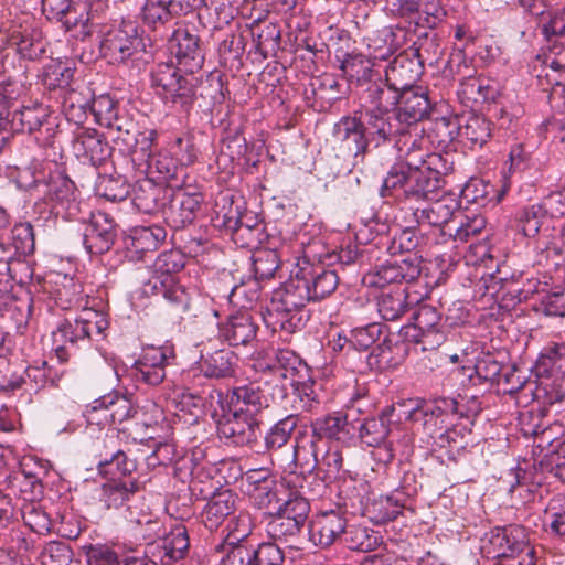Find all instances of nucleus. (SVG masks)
Instances as JSON below:
<instances>
[{
    "label": "nucleus",
    "mask_w": 565,
    "mask_h": 565,
    "mask_svg": "<svg viewBox=\"0 0 565 565\" xmlns=\"http://www.w3.org/2000/svg\"><path fill=\"white\" fill-rule=\"evenodd\" d=\"M454 161L448 153H426L423 160L392 164L380 188L382 199L396 202H419L439 196L452 172Z\"/></svg>",
    "instance_id": "f257e3e1"
},
{
    "label": "nucleus",
    "mask_w": 565,
    "mask_h": 565,
    "mask_svg": "<svg viewBox=\"0 0 565 565\" xmlns=\"http://www.w3.org/2000/svg\"><path fill=\"white\" fill-rule=\"evenodd\" d=\"M99 39V53L110 64H125L128 61L148 62L152 52L147 46H152L149 39H145L136 21L120 20L108 24L97 22Z\"/></svg>",
    "instance_id": "f03ea898"
},
{
    "label": "nucleus",
    "mask_w": 565,
    "mask_h": 565,
    "mask_svg": "<svg viewBox=\"0 0 565 565\" xmlns=\"http://www.w3.org/2000/svg\"><path fill=\"white\" fill-rule=\"evenodd\" d=\"M108 326L106 313L94 309H84L76 318L60 320L52 331L53 350L58 362L66 363L77 350L103 339Z\"/></svg>",
    "instance_id": "7ed1b4c3"
},
{
    "label": "nucleus",
    "mask_w": 565,
    "mask_h": 565,
    "mask_svg": "<svg viewBox=\"0 0 565 565\" xmlns=\"http://www.w3.org/2000/svg\"><path fill=\"white\" fill-rule=\"evenodd\" d=\"M482 555L494 565H535V548L527 530L519 524L495 526L484 533L480 546Z\"/></svg>",
    "instance_id": "20e7f679"
},
{
    "label": "nucleus",
    "mask_w": 565,
    "mask_h": 565,
    "mask_svg": "<svg viewBox=\"0 0 565 565\" xmlns=\"http://www.w3.org/2000/svg\"><path fill=\"white\" fill-rule=\"evenodd\" d=\"M185 264L186 256L180 249L172 248L161 252L151 266V277L143 282V294L147 296L162 295L177 312L189 311L191 297L177 280V275Z\"/></svg>",
    "instance_id": "39448f33"
},
{
    "label": "nucleus",
    "mask_w": 565,
    "mask_h": 565,
    "mask_svg": "<svg viewBox=\"0 0 565 565\" xmlns=\"http://www.w3.org/2000/svg\"><path fill=\"white\" fill-rule=\"evenodd\" d=\"M57 125L51 121L49 107L39 102L28 100L19 108L0 117V151L12 134L33 135L41 147L54 148Z\"/></svg>",
    "instance_id": "423d86ee"
},
{
    "label": "nucleus",
    "mask_w": 565,
    "mask_h": 565,
    "mask_svg": "<svg viewBox=\"0 0 565 565\" xmlns=\"http://www.w3.org/2000/svg\"><path fill=\"white\" fill-rule=\"evenodd\" d=\"M390 132L377 124L376 119L366 117L356 110L353 115L343 116L333 126V137L355 158L364 159L371 148L386 143Z\"/></svg>",
    "instance_id": "0eeeda50"
},
{
    "label": "nucleus",
    "mask_w": 565,
    "mask_h": 565,
    "mask_svg": "<svg viewBox=\"0 0 565 565\" xmlns=\"http://www.w3.org/2000/svg\"><path fill=\"white\" fill-rule=\"evenodd\" d=\"M151 87L166 103L189 113L198 97L201 78L172 63H159L150 72Z\"/></svg>",
    "instance_id": "6e6552de"
},
{
    "label": "nucleus",
    "mask_w": 565,
    "mask_h": 565,
    "mask_svg": "<svg viewBox=\"0 0 565 565\" xmlns=\"http://www.w3.org/2000/svg\"><path fill=\"white\" fill-rule=\"evenodd\" d=\"M397 420L419 424L426 436L434 441L441 430L458 418V402L451 397L433 401L408 399L398 403Z\"/></svg>",
    "instance_id": "1a4fd4ad"
},
{
    "label": "nucleus",
    "mask_w": 565,
    "mask_h": 565,
    "mask_svg": "<svg viewBox=\"0 0 565 565\" xmlns=\"http://www.w3.org/2000/svg\"><path fill=\"white\" fill-rule=\"evenodd\" d=\"M435 113H437V104L430 99L427 88L415 86L401 90L398 104L387 122V130L392 135V132L401 134L405 128L420 127L419 122L430 119Z\"/></svg>",
    "instance_id": "9d476101"
},
{
    "label": "nucleus",
    "mask_w": 565,
    "mask_h": 565,
    "mask_svg": "<svg viewBox=\"0 0 565 565\" xmlns=\"http://www.w3.org/2000/svg\"><path fill=\"white\" fill-rule=\"evenodd\" d=\"M550 402L565 397V342L547 343L532 367Z\"/></svg>",
    "instance_id": "9b49d317"
},
{
    "label": "nucleus",
    "mask_w": 565,
    "mask_h": 565,
    "mask_svg": "<svg viewBox=\"0 0 565 565\" xmlns=\"http://www.w3.org/2000/svg\"><path fill=\"white\" fill-rule=\"evenodd\" d=\"M286 396L285 384L273 383V381L260 377L247 385L233 388L228 395V406L239 413L258 418L257 416L263 409L268 408L271 403L282 401Z\"/></svg>",
    "instance_id": "f8f14e48"
},
{
    "label": "nucleus",
    "mask_w": 565,
    "mask_h": 565,
    "mask_svg": "<svg viewBox=\"0 0 565 565\" xmlns=\"http://www.w3.org/2000/svg\"><path fill=\"white\" fill-rule=\"evenodd\" d=\"M412 211V216L418 227L430 226L437 230L443 237L441 242H446L448 233V224L461 216L460 202L451 195L423 200L419 202H398ZM436 243H440L436 239Z\"/></svg>",
    "instance_id": "ddd939ff"
},
{
    "label": "nucleus",
    "mask_w": 565,
    "mask_h": 565,
    "mask_svg": "<svg viewBox=\"0 0 565 565\" xmlns=\"http://www.w3.org/2000/svg\"><path fill=\"white\" fill-rule=\"evenodd\" d=\"M42 12L47 20L62 23L65 31H73L74 36L84 41L95 32L97 21L87 10L85 3L74 0H41Z\"/></svg>",
    "instance_id": "4468645a"
},
{
    "label": "nucleus",
    "mask_w": 565,
    "mask_h": 565,
    "mask_svg": "<svg viewBox=\"0 0 565 565\" xmlns=\"http://www.w3.org/2000/svg\"><path fill=\"white\" fill-rule=\"evenodd\" d=\"M413 323L402 328L408 342L422 344L423 351L435 350L446 340L441 313L433 306L422 303L413 313Z\"/></svg>",
    "instance_id": "2eb2a0df"
},
{
    "label": "nucleus",
    "mask_w": 565,
    "mask_h": 565,
    "mask_svg": "<svg viewBox=\"0 0 565 565\" xmlns=\"http://www.w3.org/2000/svg\"><path fill=\"white\" fill-rule=\"evenodd\" d=\"M422 274V259L415 254L393 258L376 265L363 277L367 287L385 288L390 285L402 287L403 284L414 282Z\"/></svg>",
    "instance_id": "dca6fc26"
},
{
    "label": "nucleus",
    "mask_w": 565,
    "mask_h": 565,
    "mask_svg": "<svg viewBox=\"0 0 565 565\" xmlns=\"http://www.w3.org/2000/svg\"><path fill=\"white\" fill-rule=\"evenodd\" d=\"M206 0H145L139 11L143 26L152 32L167 30L175 20L201 9Z\"/></svg>",
    "instance_id": "f3484780"
},
{
    "label": "nucleus",
    "mask_w": 565,
    "mask_h": 565,
    "mask_svg": "<svg viewBox=\"0 0 565 565\" xmlns=\"http://www.w3.org/2000/svg\"><path fill=\"white\" fill-rule=\"evenodd\" d=\"M364 86L361 95L362 108L359 111L369 118H375L377 124L382 122L387 129L391 114H394L398 104L399 90L390 85L386 77H382L379 73Z\"/></svg>",
    "instance_id": "a211bd4d"
},
{
    "label": "nucleus",
    "mask_w": 565,
    "mask_h": 565,
    "mask_svg": "<svg viewBox=\"0 0 565 565\" xmlns=\"http://www.w3.org/2000/svg\"><path fill=\"white\" fill-rule=\"evenodd\" d=\"M324 448L326 441L320 440L312 431L297 434L294 460L299 466L300 472H290L284 479L288 488H307L309 480L315 477V471L319 468V456Z\"/></svg>",
    "instance_id": "6ab92c4d"
},
{
    "label": "nucleus",
    "mask_w": 565,
    "mask_h": 565,
    "mask_svg": "<svg viewBox=\"0 0 565 565\" xmlns=\"http://www.w3.org/2000/svg\"><path fill=\"white\" fill-rule=\"evenodd\" d=\"M361 399L360 393L353 394L350 397L347 413L335 412L317 417L310 424L311 431L323 441L329 439L342 443L351 440L356 431V424L351 418V411L356 408L358 412H361Z\"/></svg>",
    "instance_id": "aec40b11"
},
{
    "label": "nucleus",
    "mask_w": 565,
    "mask_h": 565,
    "mask_svg": "<svg viewBox=\"0 0 565 565\" xmlns=\"http://www.w3.org/2000/svg\"><path fill=\"white\" fill-rule=\"evenodd\" d=\"M259 430L258 418L239 413L230 406L217 420V436L228 446H252L257 441Z\"/></svg>",
    "instance_id": "412c9836"
},
{
    "label": "nucleus",
    "mask_w": 565,
    "mask_h": 565,
    "mask_svg": "<svg viewBox=\"0 0 565 565\" xmlns=\"http://www.w3.org/2000/svg\"><path fill=\"white\" fill-rule=\"evenodd\" d=\"M175 359L172 345H147L131 367L137 382L157 386L166 379V367Z\"/></svg>",
    "instance_id": "4be33fe9"
},
{
    "label": "nucleus",
    "mask_w": 565,
    "mask_h": 565,
    "mask_svg": "<svg viewBox=\"0 0 565 565\" xmlns=\"http://www.w3.org/2000/svg\"><path fill=\"white\" fill-rule=\"evenodd\" d=\"M83 230V245L85 250L92 255H103L111 249L118 238V225L111 215L97 211L89 214Z\"/></svg>",
    "instance_id": "5701e85b"
},
{
    "label": "nucleus",
    "mask_w": 565,
    "mask_h": 565,
    "mask_svg": "<svg viewBox=\"0 0 565 565\" xmlns=\"http://www.w3.org/2000/svg\"><path fill=\"white\" fill-rule=\"evenodd\" d=\"M203 194L190 193L183 188L171 189V194L162 207V216L168 227L173 231L192 224L202 209Z\"/></svg>",
    "instance_id": "b1692460"
},
{
    "label": "nucleus",
    "mask_w": 565,
    "mask_h": 565,
    "mask_svg": "<svg viewBox=\"0 0 565 565\" xmlns=\"http://www.w3.org/2000/svg\"><path fill=\"white\" fill-rule=\"evenodd\" d=\"M190 539L188 529L182 523L174 524L169 532H164L158 540L148 544L147 553L151 563L160 565H172L189 553Z\"/></svg>",
    "instance_id": "393cba45"
},
{
    "label": "nucleus",
    "mask_w": 565,
    "mask_h": 565,
    "mask_svg": "<svg viewBox=\"0 0 565 565\" xmlns=\"http://www.w3.org/2000/svg\"><path fill=\"white\" fill-rule=\"evenodd\" d=\"M114 444V435L105 434L103 439H97L95 445L96 457L99 458L97 470L109 480H121L120 477H129L137 469V463L128 458L125 451L115 449Z\"/></svg>",
    "instance_id": "a878e982"
},
{
    "label": "nucleus",
    "mask_w": 565,
    "mask_h": 565,
    "mask_svg": "<svg viewBox=\"0 0 565 565\" xmlns=\"http://www.w3.org/2000/svg\"><path fill=\"white\" fill-rule=\"evenodd\" d=\"M102 403H106L108 408L106 415L109 416L110 425H114L118 433L124 434L134 441L142 440V438L134 434L132 428L138 430L142 427L147 428V426L136 420L139 408L130 398L118 392H111L102 396Z\"/></svg>",
    "instance_id": "bb28decb"
},
{
    "label": "nucleus",
    "mask_w": 565,
    "mask_h": 565,
    "mask_svg": "<svg viewBox=\"0 0 565 565\" xmlns=\"http://www.w3.org/2000/svg\"><path fill=\"white\" fill-rule=\"evenodd\" d=\"M170 49L178 61V67L199 71L204 63V53L195 29L179 26L170 38Z\"/></svg>",
    "instance_id": "cd10ccee"
},
{
    "label": "nucleus",
    "mask_w": 565,
    "mask_h": 565,
    "mask_svg": "<svg viewBox=\"0 0 565 565\" xmlns=\"http://www.w3.org/2000/svg\"><path fill=\"white\" fill-rule=\"evenodd\" d=\"M347 523V518L340 511L320 512L310 522V541L321 548L330 547L335 543L341 544Z\"/></svg>",
    "instance_id": "c85d7f7f"
},
{
    "label": "nucleus",
    "mask_w": 565,
    "mask_h": 565,
    "mask_svg": "<svg viewBox=\"0 0 565 565\" xmlns=\"http://www.w3.org/2000/svg\"><path fill=\"white\" fill-rule=\"evenodd\" d=\"M214 226L223 230L226 234H231L233 242L243 248L256 247L262 242L263 228L248 230L238 224L239 205L231 201L228 209L223 206L216 211L214 217Z\"/></svg>",
    "instance_id": "c756f323"
},
{
    "label": "nucleus",
    "mask_w": 565,
    "mask_h": 565,
    "mask_svg": "<svg viewBox=\"0 0 565 565\" xmlns=\"http://www.w3.org/2000/svg\"><path fill=\"white\" fill-rule=\"evenodd\" d=\"M36 281L42 284L44 291L62 310L81 305L83 288L81 284L75 281L74 277L61 273H51L42 281L38 277Z\"/></svg>",
    "instance_id": "7c9ffc66"
},
{
    "label": "nucleus",
    "mask_w": 565,
    "mask_h": 565,
    "mask_svg": "<svg viewBox=\"0 0 565 565\" xmlns=\"http://www.w3.org/2000/svg\"><path fill=\"white\" fill-rule=\"evenodd\" d=\"M399 413L398 403L384 407L377 416L358 422L356 430L362 444L367 447L382 446L392 434V417Z\"/></svg>",
    "instance_id": "2f4dec72"
},
{
    "label": "nucleus",
    "mask_w": 565,
    "mask_h": 565,
    "mask_svg": "<svg viewBox=\"0 0 565 565\" xmlns=\"http://www.w3.org/2000/svg\"><path fill=\"white\" fill-rule=\"evenodd\" d=\"M312 302L321 301L332 295L338 285L339 277L334 269L323 265H311L297 268Z\"/></svg>",
    "instance_id": "473e14b6"
},
{
    "label": "nucleus",
    "mask_w": 565,
    "mask_h": 565,
    "mask_svg": "<svg viewBox=\"0 0 565 565\" xmlns=\"http://www.w3.org/2000/svg\"><path fill=\"white\" fill-rule=\"evenodd\" d=\"M75 191L74 182L63 172L56 170L51 172L47 179L45 178L41 193L65 210L67 217L75 218L79 212Z\"/></svg>",
    "instance_id": "72a5a7b5"
},
{
    "label": "nucleus",
    "mask_w": 565,
    "mask_h": 565,
    "mask_svg": "<svg viewBox=\"0 0 565 565\" xmlns=\"http://www.w3.org/2000/svg\"><path fill=\"white\" fill-rule=\"evenodd\" d=\"M343 454L338 446H330L326 441V448L319 458V468L315 471V477L307 484L308 492L312 495H320L328 484L337 480L342 471Z\"/></svg>",
    "instance_id": "f704fd0d"
},
{
    "label": "nucleus",
    "mask_w": 565,
    "mask_h": 565,
    "mask_svg": "<svg viewBox=\"0 0 565 565\" xmlns=\"http://www.w3.org/2000/svg\"><path fill=\"white\" fill-rule=\"evenodd\" d=\"M412 493L404 489H395L387 495L374 499L365 507V514L377 525L396 520L407 509Z\"/></svg>",
    "instance_id": "c9c22d12"
},
{
    "label": "nucleus",
    "mask_w": 565,
    "mask_h": 565,
    "mask_svg": "<svg viewBox=\"0 0 565 565\" xmlns=\"http://www.w3.org/2000/svg\"><path fill=\"white\" fill-rule=\"evenodd\" d=\"M334 63L341 76L349 84H355L363 87L371 79L376 77L377 72L373 68L371 58L358 52H337Z\"/></svg>",
    "instance_id": "e433bc0d"
},
{
    "label": "nucleus",
    "mask_w": 565,
    "mask_h": 565,
    "mask_svg": "<svg viewBox=\"0 0 565 565\" xmlns=\"http://www.w3.org/2000/svg\"><path fill=\"white\" fill-rule=\"evenodd\" d=\"M140 174L157 175L159 180L167 183L169 189H179L185 185L188 172L168 150L156 153L145 167Z\"/></svg>",
    "instance_id": "4c0bfd02"
},
{
    "label": "nucleus",
    "mask_w": 565,
    "mask_h": 565,
    "mask_svg": "<svg viewBox=\"0 0 565 565\" xmlns=\"http://www.w3.org/2000/svg\"><path fill=\"white\" fill-rule=\"evenodd\" d=\"M258 326L248 312L230 315L218 323L220 338L231 347L248 345L257 337Z\"/></svg>",
    "instance_id": "58836bf2"
},
{
    "label": "nucleus",
    "mask_w": 565,
    "mask_h": 565,
    "mask_svg": "<svg viewBox=\"0 0 565 565\" xmlns=\"http://www.w3.org/2000/svg\"><path fill=\"white\" fill-rule=\"evenodd\" d=\"M424 67L409 51H405L386 66L384 76L394 88L399 92L415 87L413 84L420 77Z\"/></svg>",
    "instance_id": "ea45409f"
},
{
    "label": "nucleus",
    "mask_w": 565,
    "mask_h": 565,
    "mask_svg": "<svg viewBox=\"0 0 565 565\" xmlns=\"http://www.w3.org/2000/svg\"><path fill=\"white\" fill-rule=\"evenodd\" d=\"M170 194L171 189L147 177L136 182L132 190V204L139 212L151 214L162 210Z\"/></svg>",
    "instance_id": "a19ab883"
},
{
    "label": "nucleus",
    "mask_w": 565,
    "mask_h": 565,
    "mask_svg": "<svg viewBox=\"0 0 565 565\" xmlns=\"http://www.w3.org/2000/svg\"><path fill=\"white\" fill-rule=\"evenodd\" d=\"M424 128H405L399 132H392L386 139V143L393 142L397 149V160L393 164H404L412 160H423L428 153L425 148Z\"/></svg>",
    "instance_id": "79ce46f5"
},
{
    "label": "nucleus",
    "mask_w": 565,
    "mask_h": 565,
    "mask_svg": "<svg viewBox=\"0 0 565 565\" xmlns=\"http://www.w3.org/2000/svg\"><path fill=\"white\" fill-rule=\"evenodd\" d=\"M236 500L237 495L230 489L213 493L201 512L203 525L210 531L217 530L234 513Z\"/></svg>",
    "instance_id": "37998d69"
},
{
    "label": "nucleus",
    "mask_w": 565,
    "mask_h": 565,
    "mask_svg": "<svg viewBox=\"0 0 565 565\" xmlns=\"http://www.w3.org/2000/svg\"><path fill=\"white\" fill-rule=\"evenodd\" d=\"M74 149L78 157L89 160L94 167L106 162L111 156L113 148L103 134L95 129H83L77 134Z\"/></svg>",
    "instance_id": "c03bdc74"
},
{
    "label": "nucleus",
    "mask_w": 565,
    "mask_h": 565,
    "mask_svg": "<svg viewBox=\"0 0 565 565\" xmlns=\"http://www.w3.org/2000/svg\"><path fill=\"white\" fill-rule=\"evenodd\" d=\"M502 270L498 269L497 279L502 284V289L507 290L508 295H511L518 302L527 301L530 299L539 300L543 292L546 291L548 284L541 281L537 278H526L525 282H522L523 273L519 275L512 274L510 277L502 275Z\"/></svg>",
    "instance_id": "a18cd8bd"
},
{
    "label": "nucleus",
    "mask_w": 565,
    "mask_h": 565,
    "mask_svg": "<svg viewBox=\"0 0 565 565\" xmlns=\"http://www.w3.org/2000/svg\"><path fill=\"white\" fill-rule=\"evenodd\" d=\"M264 322L274 332L281 331L286 334L295 333L305 327L306 319L303 311L281 306L279 302L270 301L263 315Z\"/></svg>",
    "instance_id": "49530a36"
},
{
    "label": "nucleus",
    "mask_w": 565,
    "mask_h": 565,
    "mask_svg": "<svg viewBox=\"0 0 565 565\" xmlns=\"http://www.w3.org/2000/svg\"><path fill=\"white\" fill-rule=\"evenodd\" d=\"M263 522L267 536L276 542L294 546L302 536L305 526L274 511L264 513Z\"/></svg>",
    "instance_id": "de8ad7c7"
},
{
    "label": "nucleus",
    "mask_w": 565,
    "mask_h": 565,
    "mask_svg": "<svg viewBox=\"0 0 565 565\" xmlns=\"http://www.w3.org/2000/svg\"><path fill=\"white\" fill-rule=\"evenodd\" d=\"M416 40L409 47L412 55L425 67L438 66L443 55L444 46L438 33L435 30L414 29Z\"/></svg>",
    "instance_id": "09e8293b"
},
{
    "label": "nucleus",
    "mask_w": 565,
    "mask_h": 565,
    "mask_svg": "<svg viewBox=\"0 0 565 565\" xmlns=\"http://www.w3.org/2000/svg\"><path fill=\"white\" fill-rule=\"evenodd\" d=\"M237 361L233 351L220 349L201 355L200 370L209 379H230L236 373Z\"/></svg>",
    "instance_id": "8fccbe9b"
},
{
    "label": "nucleus",
    "mask_w": 565,
    "mask_h": 565,
    "mask_svg": "<svg viewBox=\"0 0 565 565\" xmlns=\"http://www.w3.org/2000/svg\"><path fill=\"white\" fill-rule=\"evenodd\" d=\"M398 33H404L399 26H383L374 30L364 36L367 49L373 60L385 61L390 58L398 49Z\"/></svg>",
    "instance_id": "3c124183"
},
{
    "label": "nucleus",
    "mask_w": 565,
    "mask_h": 565,
    "mask_svg": "<svg viewBox=\"0 0 565 565\" xmlns=\"http://www.w3.org/2000/svg\"><path fill=\"white\" fill-rule=\"evenodd\" d=\"M271 301L300 311H303L306 303L312 302L298 269L273 292Z\"/></svg>",
    "instance_id": "603ef678"
},
{
    "label": "nucleus",
    "mask_w": 565,
    "mask_h": 565,
    "mask_svg": "<svg viewBox=\"0 0 565 565\" xmlns=\"http://www.w3.org/2000/svg\"><path fill=\"white\" fill-rule=\"evenodd\" d=\"M319 243H310L303 249V256L308 259H318L319 263H327L331 265L335 262L340 263L344 266H350L354 264H362L364 262V247L359 245L355 242H349L345 246H342L340 250L332 253H327L324 256L322 254L317 253V247Z\"/></svg>",
    "instance_id": "864d4df0"
},
{
    "label": "nucleus",
    "mask_w": 565,
    "mask_h": 565,
    "mask_svg": "<svg viewBox=\"0 0 565 565\" xmlns=\"http://www.w3.org/2000/svg\"><path fill=\"white\" fill-rule=\"evenodd\" d=\"M75 68L67 61L51 60L44 65L40 75V81L46 90H58L62 94L70 93V85L74 77Z\"/></svg>",
    "instance_id": "5fc2aeb1"
},
{
    "label": "nucleus",
    "mask_w": 565,
    "mask_h": 565,
    "mask_svg": "<svg viewBox=\"0 0 565 565\" xmlns=\"http://www.w3.org/2000/svg\"><path fill=\"white\" fill-rule=\"evenodd\" d=\"M10 45L14 46L22 58L36 61L46 53V42L38 29H23L13 31L10 35Z\"/></svg>",
    "instance_id": "6e6d98bb"
},
{
    "label": "nucleus",
    "mask_w": 565,
    "mask_h": 565,
    "mask_svg": "<svg viewBox=\"0 0 565 565\" xmlns=\"http://www.w3.org/2000/svg\"><path fill=\"white\" fill-rule=\"evenodd\" d=\"M341 544L351 551L367 553L382 544V535L366 526L347 523Z\"/></svg>",
    "instance_id": "4d7b16f0"
},
{
    "label": "nucleus",
    "mask_w": 565,
    "mask_h": 565,
    "mask_svg": "<svg viewBox=\"0 0 565 565\" xmlns=\"http://www.w3.org/2000/svg\"><path fill=\"white\" fill-rule=\"evenodd\" d=\"M461 201L484 207L489 204H497L502 196L494 185L481 178H470L460 192Z\"/></svg>",
    "instance_id": "13d9d810"
},
{
    "label": "nucleus",
    "mask_w": 565,
    "mask_h": 565,
    "mask_svg": "<svg viewBox=\"0 0 565 565\" xmlns=\"http://www.w3.org/2000/svg\"><path fill=\"white\" fill-rule=\"evenodd\" d=\"M408 291L406 287H394L383 291L377 298V311L387 321L399 319L408 309Z\"/></svg>",
    "instance_id": "bf43d9fd"
},
{
    "label": "nucleus",
    "mask_w": 565,
    "mask_h": 565,
    "mask_svg": "<svg viewBox=\"0 0 565 565\" xmlns=\"http://www.w3.org/2000/svg\"><path fill=\"white\" fill-rule=\"evenodd\" d=\"M288 498L277 504L274 512L281 514L306 527L310 513V502L305 494H310L308 488H294Z\"/></svg>",
    "instance_id": "052dcab7"
},
{
    "label": "nucleus",
    "mask_w": 565,
    "mask_h": 565,
    "mask_svg": "<svg viewBox=\"0 0 565 565\" xmlns=\"http://www.w3.org/2000/svg\"><path fill=\"white\" fill-rule=\"evenodd\" d=\"M158 138V132L154 129L140 130L132 145L128 148L129 161L132 169L137 172L145 171V167L154 156L152 147Z\"/></svg>",
    "instance_id": "680f3d73"
},
{
    "label": "nucleus",
    "mask_w": 565,
    "mask_h": 565,
    "mask_svg": "<svg viewBox=\"0 0 565 565\" xmlns=\"http://www.w3.org/2000/svg\"><path fill=\"white\" fill-rule=\"evenodd\" d=\"M493 124L483 115L473 114L460 122V137L471 149L482 148L492 137Z\"/></svg>",
    "instance_id": "e2e57ef3"
},
{
    "label": "nucleus",
    "mask_w": 565,
    "mask_h": 565,
    "mask_svg": "<svg viewBox=\"0 0 565 565\" xmlns=\"http://www.w3.org/2000/svg\"><path fill=\"white\" fill-rule=\"evenodd\" d=\"M140 491L136 479L109 480L103 486V497L108 509H118L128 503Z\"/></svg>",
    "instance_id": "0e129e2a"
},
{
    "label": "nucleus",
    "mask_w": 565,
    "mask_h": 565,
    "mask_svg": "<svg viewBox=\"0 0 565 565\" xmlns=\"http://www.w3.org/2000/svg\"><path fill=\"white\" fill-rule=\"evenodd\" d=\"M446 68L450 74L461 75V88L465 95L473 99L478 90L482 89V79L473 76L475 70L466 62L463 51L460 50L451 54L447 62Z\"/></svg>",
    "instance_id": "69168bd1"
},
{
    "label": "nucleus",
    "mask_w": 565,
    "mask_h": 565,
    "mask_svg": "<svg viewBox=\"0 0 565 565\" xmlns=\"http://www.w3.org/2000/svg\"><path fill=\"white\" fill-rule=\"evenodd\" d=\"M254 278L264 282L276 277L281 269V259L276 249L260 248L252 255Z\"/></svg>",
    "instance_id": "338daca9"
},
{
    "label": "nucleus",
    "mask_w": 565,
    "mask_h": 565,
    "mask_svg": "<svg viewBox=\"0 0 565 565\" xmlns=\"http://www.w3.org/2000/svg\"><path fill=\"white\" fill-rule=\"evenodd\" d=\"M309 86L316 100L321 99L329 104L343 98L349 89V87H343L335 75L329 73L313 77Z\"/></svg>",
    "instance_id": "774afa93"
}]
</instances>
